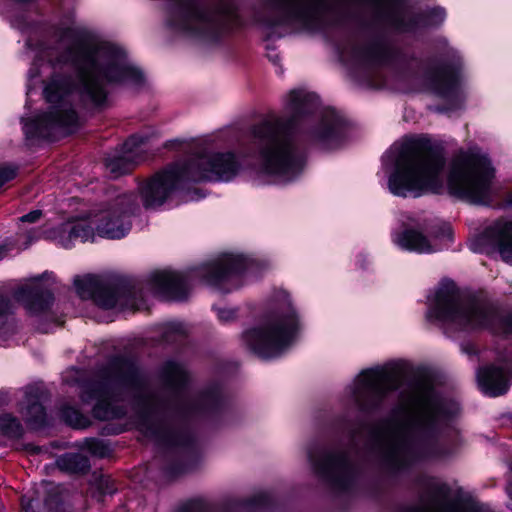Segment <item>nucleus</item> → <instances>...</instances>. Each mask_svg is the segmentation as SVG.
<instances>
[{
  "label": "nucleus",
  "instance_id": "4be33fe9",
  "mask_svg": "<svg viewBox=\"0 0 512 512\" xmlns=\"http://www.w3.org/2000/svg\"><path fill=\"white\" fill-rule=\"evenodd\" d=\"M478 385L481 391L491 397L506 393L509 387L504 370L495 367H485L477 372Z\"/></svg>",
  "mask_w": 512,
  "mask_h": 512
},
{
  "label": "nucleus",
  "instance_id": "f704fd0d",
  "mask_svg": "<svg viewBox=\"0 0 512 512\" xmlns=\"http://www.w3.org/2000/svg\"><path fill=\"white\" fill-rule=\"evenodd\" d=\"M169 328L176 333H184V326L181 323H171Z\"/></svg>",
  "mask_w": 512,
  "mask_h": 512
},
{
  "label": "nucleus",
  "instance_id": "20e7f679",
  "mask_svg": "<svg viewBox=\"0 0 512 512\" xmlns=\"http://www.w3.org/2000/svg\"><path fill=\"white\" fill-rule=\"evenodd\" d=\"M459 410L458 402L437 396L430 387L414 389L374 434L373 451L393 471L415 458L438 456V437Z\"/></svg>",
  "mask_w": 512,
  "mask_h": 512
},
{
  "label": "nucleus",
  "instance_id": "4c0bfd02",
  "mask_svg": "<svg viewBox=\"0 0 512 512\" xmlns=\"http://www.w3.org/2000/svg\"><path fill=\"white\" fill-rule=\"evenodd\" d=\"M508 494H509L510 498L512 499V484H510L508 487Z\"/></svg>",
  "mask_w": 512,
  "mask_h": 512
},
{
  "label": "nucleus",
  "instance_id": "f8f14e48",
  "mask_svg": "<svg viewBox=\"0 0 512 512\" xmlns=\"http://www.w3.org/2000/svg\"><path fill=\"white\" fill-rule=\"evenodd\" d=\"M137 377L134 362L123 358L113 359L100 370L97 379L81 386V399L86 403L96 401L93 414L100 420L120 418L125 412L113 405L114 394L121 387L134 385Z\"/></svg>",
  "mask_w": 512,
  "mask_h": 512
},
{
  "label": "nucleus",
  "instance_id": "5701e85b",
  "mask_svg": "<svg viewBox=\"0 0 512 512\" xmlns=\"http://www.w3.org/2000/svg\"><path fill=\"white\" fill-rule=\"evenodd\" d=\"M25 404L26 407L22 409V414L27 423L34 427L41 426L45 419V412L38 394L27 393Z\"/></svg>",
  "mask_w": 512,
  "mask_h": 512
},
{
  "label": "nucleus",
  "instance_id": "ddd939ff",
  "mask_svg": "<svg viewBox=\"0 0 512 512\" xmlns=\"http://www.w3.org/2000/svg\"><path fill=\"white\" fill-rule=\"evenodd\" d=\"M402 377L401 369L394 364L366 369L346 388L345 396L357 409L368 412L379 407L389 392L400 387Z\"/></svg>",
  "mask_w": 512,
  "mask_h": 512
},
{
  "label": "nucleus",
  "instance_id": "cd10ccee",
  "mask_svg": "<svg viewBox=\"0 0 512 512\" xmlns=\"http://www.w3.org/2000/svg\"><path fill=\"white\" fill-rule=\"evenodd\" d=\"M42 217V211L41 210H34V211H31L25 215H23L21 218H19V221L21 223V226H20V230H21V235L23 234L25 236L26 239L27 238V234L29 232L28 229H24L23 228V225L26 224V223H36L38 222ZM34 229H30V231H33ZM29 240H27L25 242V248H27V243H28Z\"/></svg>",
  "mask_w": 512,
  "mask_h": 512
},
{
  "label": "nucleus",
  "instance_id": "4468645a",
  "mask_svg": "<svg viewBox=\"0 0 512 512\" xmlns=\"http://www.w3.org/2000/svg\"><path fill=\"white\" fill-rule=\"evenodd\" d=\"M163 379L168 388L174 393L176 405L184 414H206L218 409L222 396L218 387H210L194 394L184 391L188 375L184 367L169 361L163 368Z\"/></svg>",
  "mask_w": 512,
  "mask_h": 512
},
{
  "label": "nucleus",
  "instance_id": "473e14b6",
  "mask_svg": "<svg viewBox=\"0 0 512 512\" xmlns=\"http://www.w3.org/2000/svg\"><path fill=\"white\" fill-rule=\"evenodd\" d=\"M405 512H457V511H455V510H451V511H434L429 506L419 505V506L408 508Z\"/></svg>",
  "mask_w": 512,
  "mask_h": 512
},
{
  "label": "nucleus",
  "instance_id": "7c9ffc66",
  "mask_svg": "<svg viewBox=\"0 0 512 512\" xmlns=\"http://www.w3.org/2000/svg\"><path fill=\"white\" fill-rule=\"evenodd\" d=\"M111 479L107 476H103L99 481V489L103 494H112L114 489L111 487Z\"/></svg>",
  "mask_w": 512,
  "mask_h": 512
},
{
  "label": "nucleus",
  "instance_id": "f03ea898",
  "mask_svg": "<svg viewBox=\"0 0 512 512\" xmlns=\"http://www.w3.org/2000/svg\"><path fill=\"white\" fill-rule=\"evenodd\" d=\"M443 149L425 136L405 137L382 156L386 188L396 197L418 198L442 194L473 204H487L493 193L495 169L478 147L459 149L445 174Z\"/></svg>",
  "mask_w": 512,
  "mask_h": 512
},
{
  "label": "nucleus",
  "instance_id": "6ab92c4d",
  "mask_svg": "<svg viewBox=\"0 0 512 512\" xmlns=\"http://www.w3.org/2000/svg\"><path fill=\"white\" fill-rule=\"evenodd\" d=\"M16 298L31 316L45 315L53 302V295L40 282H32L19 288Z\"/></svg>",
  "mask_w": 512,
  "mask_h": 512
},
{
  "label": "nucleus",
  "instance_id": "a211bd4d",
  "mask_svg": "<svg viewBox=\"0 0 512 512\" xmlns=\"http://www.w3.org/2000/svg\"><path fill=\"white\" fill-rule=\"evenodd\" d=\"M449 240L450 239H442L441 236L436 233H431L428 237L413 228H405L403 231L393 235L395 245L403 250L420 254L439 251L444 247V242Z\"/></svg>",
  "mask_w": 512,
  "mask_h": 512
},
{
  "label": "nucleus",
  "instance_id": "2eb2a0df",
  "mask_svg": "<svg viewBox=\"0 0 512 512\" xmlns=\"http://www.w3.org/2000/svg\"><path fill=\"white\" fill-rule=\"evenodd\" d=\"M423 88L443 99L449 109L460 108L467 98L463 75L449 67L428 70L424 75Z\"/></svg>",
  "mask_w": 512,
  "mask_h": 512
},
{
  "label": "nucleus",
  "instance_id": "a878e982",
  "mask_svg": "<svg viewBox=\"0 0 512 512\" xmlns=\"http://www.w3.org/2000/svg\"><path fill=\"white\" fill-rule=\"evenodd\" d=\"M62 417L69 425L75 428L83 427L86 422L84 416L72 407H64L62 409Z\"/></svg>",
  "mask_w": 512,
  "mask_h": 512
},
{
  "label": "nucleus",
  "instance_id": "39448f33",
  "mask_svg": "<svg viewBox=\"0 0 512 512\" xmlns=\"http://www.w3.org/2000/svg\"><path fill=\"white\" fill-rule=\"evenodd\" d=\"M250 267L251 262L242 255L224 253L198 267L191 277H199L207 285L229 292L240 286L243 273ZM189 278L182 272L159 270L152 272L145 282L87 275L76 278L74 285L82 299H92L103 309L139 310L148 293L177 301L186 299L190 290Z\"/></svg>",
  "mask_w": 512,
  "mask_h": 512
},
{
  "label": "nucleus",
  "instance_id": "f3484780",
  "mask_svg": "<svg viewBox=\"0 0 512 512\" xmlns=\"http://www.w3.org/2000/svg\"><path fill=\"white\" fill-rule=\"evenodd\" d=\"M146 140V137L141 135H133L123 144L118 155L106 159V169L112 177H118L129 172L133 165L142 160V153L144 152L142 145Z\"/></svg>",
  "mask_w": 512,
  "mask_h": 512
},
{
  "label": "nucleus",
  "instance_id": "9b49d317",
  "mask_svg": "<svg viewBox=\"0 0 512 512\" xmlns=\"http://www.w3.org/2000/svg\"><path fill=\"white\" fill-rule=\"evenodd\" d=\"M427 317L458 330L487 323V310L479 300L461 293L455 283L444 280L428 296Z\"/></svg>",
  "mask_w": 512,
  "mask_h": 512
},
{
  "label": "nucleus",
  "instance_id": "f257e3e1",
  "mask_svg": "<svg viewBox=\"0 0 512 512\" xmlns=\"http://www.w3.org/2000/svg\"><path fill=\"white\" fill-rule=\"evenodd\" d=\"M26 55L32 60L28 71L27 95L37 78L56 67L71 66L75 79L52 74L43 94L45 110L23 117V131L28 140L49 139L73 132L79 123L72 102L103 109L109 105V85L137 87L142 72L127 58L119 45L106 40L79 39L72 26L32 27L26 41Z\"/></svg>",
  "mask_w": 512,
  "mask_h": 512
},
{
  "label": "nucleus",
  "instance_id": "c85d7f7f",
  "mask_svg": "<svg viewBox=\"0 0 512 512\" xmlns=\"http://www.w3.org/2000/svg\"><path fill=\"white\" fill-rule=\"evenodd\" d=\"M151 422V416H147L138 423V427L141 431L147 435L158 436L160 434L159 427Z\"/></svg>",
  "mask_w": 512,
  "mask_h": 512
},
{
  "label": "nucleus",
  "instance_id": "6e6552de",
  "mask_svg": "<svg viewBox=\"0 0 512 512\" xmlns=\"http://www.w3.org/2000/svg\"><path fill=\"white\" fill-rule=\"evenodd\" d=\"M242 170L243 166L234 152L202 150L156 173L139 187V193L143 206L154 209L188 183L229 182Z\"/></svg>",
  "mask_w": 512,
  "mask_h": 512
},
{
  "label": "nucleus",
  "instance_id": "c756f323",
  "mask_svg": "<svg viewBox=\"0 0 512 512\" xmlns=\"http://www.w3.org/2000/svg\"><path fill=\"white\" fill-rule=\"evenodd\" d=\"M16 176V168L12 166L0 167V187Z\"/></svg>",
  "mask_w": 512,
  "mask_h": 512
},
{
  "label": "nucleus",
  "instance_id": "58836bf2",
  "mask_svg": "<svg viewBox=\"0 0 512 512\" xmlns=\"http://www.w3.org/2000/svg\"><path fill=\"white\" fill-rule=\"evenodd\" d=\"M453 56H456L458 60H460V58H461V57L459 56L458 52H456V51H454V50H453Z\"/></svg>",
  "mask_w": 512,
  "mask_h": 512
},
{
  "label": "nucleus",
  "instance_id": "9d476101",
  "mask_svg": "<svg viewBox=\"0 0 512 512\" xmlns=\"http://www.w3.org/2000/svg\"><path fill=\"white\" fill-rule=\"evenodd\" d=\"M169 26L188 36L228 32L241 21L231 0H173Z\"/></svg>",
  "mask_w": 512,
  "mask_h": 512
},
{
  "label": "nucleus",
  "instance_id": "a19ab883",
  "mask_svg": "<svg viewBox=\"0 0 512 512\" xmlns=\"http://www.w3.org/2000/svg\"><path fill=\"white\" fill-rule=\"evenodd\" d=\"M509 203L512 204V196L509 198Z\"/></svg>",
  "mask_w": 512,
  "mask_h": 512
},
{
  "label": "nucleus",
  "instance_id": "423d86ee",
  "mask_svg": "<svg viewBox=\"0 0 512 512\" xmlns=\"http://www.w3.org/2000/svg\"><path fill=\"white\" fill-rule=\"evenodd\" d=\"M262 5L261 21L267 28L293 25L315 29L365 9L380 25L398 33L437 26L446 18L441 7L416 14L403 0H262Z\"/></svg>",
  "mask_w": 512,
  "mask_h": 512
},
{
  "label": "nucleus",
  "instance_id": "7ed1b4c3",
  "mask_svg": "<svg viewBox=\"0 0 512 512\" xmlns=\"http://www.w3.org/2000/svg\"><path fill=\"white\" fill-rule=\"evenodd\" d=\"M319 98L304 89L287 95L281 115L270 114L249 129L248 154L261 172L276 182L295 180L304 170L305 156L294 134L302 124L307 142L322 149L342 144L347 133L345 119L335 110H319Z\"/></svg>",
  "mask_w": 512,
  "mask_h": 512
},
{
  "label": "nucleus",
  "instance_id": "dca6fc26",
  "mask_svg": "<svg viewBox=\"0 0 512 512\" xmlns=\"http://www.w3.org/2000/svg\"><path fill=\"white\" fill-rule=\"evenodd\" d=\"M314 472L339 489L347 488L355 478V467L346 454L313 449L308 452Z\"/></svg>",
  "mask_w": 512,
  "mask_h": 512
},
{
  "label": "nucleus",
  "instance_id": "393cba45",
  "mask_svg": "<svg viewBox=\"0 0 512 512\" xmlns=\"http://www.w3.org/2000/svg\"><path fill=\"white\" fill-rule=\"evenodd\" d=\"M0 430L11 438H18L23 432L22 425L18 419L8 413L0 415Z\"/></svg>",
  "mask_w": 512,
  "mask_h": 512
},
{
  "label": "nucleus",
  "instance_id": "bb28decb",
  "mask_svg": "<svg viewBox=\"0 0 512 512\" xmlns=\"http://www.w3.org/2000/svg\"><path fill=\"white\" fill-rule=\"evenodd\" d=\"M220 322L227 324L236 320L237 309L226 305H215L213 307Z\"/></svg>",
  "mask_w": 512,
  "mask_h": 512
},
{
  "label": "nucleus",
  "instance_id": "72a5a7b5",
  "mask_svg": "<svg viewBox=\"0 0 512 512\" xmlns=\"http://www.w3.org/2000/svg\"><path fill=\"white\" fill-rule=\"evenodd\" d=\"M9 308L10 306L8 300L0 295V316L6 313ZM0 324H3L2 317H0Z\"/></svg>",
  "mask_w": 512,
  "mask_h": 512
},
{
  "label": "nucleus",
  "instance_id": "b1692460",
  "mask_svg": "<svg viewBox=\"0 0 512 512\" xmlns=\"http://www.w3.org/2000/svg\"><path fill=\"white\" fill-rule=\"evenodd\" d=\"M57 465L63 471L82 473L89 468V461L80 453H66L57 460Z\"/></svg>",
  "mask_w": 512,
  "mask_h": 512
},
{
  "label": "nucleus",
  "instance_id": "0eeeda50",
  "mask_svg": "<svg viewBox=\"0 0 512 512\" xmlns=\"http://www.w3.org/2000/svg\"><path fill=\"white\" fill-rule=\"evenodd\" d=\"M139 209L138 192L111 189L87 213L58 226L45 224L29 231L27 246L42 238L64 248H71L78 240L94 242L97 237L119 240L131 231L133 218Z\"/></svg>",
  "mask_w": 512,
  "mask_h": 512
},
{
  "label": "nucleus",
  "instance_id": "c9c22d12",
  "mask_svg": "<svg viewBox=\"0 0 512 512\" xmlns=\"http://www.w3.org/2000/svg\"><path fill=\"white\" fill-rule=\"evenodd\" d=\"M504 333L512 332V319L505 320V327L503 330Z\"/></svg>",
  "mask_w": 512,
  "mask_h": 512
},
{
  "label": "nucleus",
  "instance_id": "ea45409f",
  "mask_svg": "<svg viewBox=\"0 0 512 512\" xmlns=\"http://www.w3.org/2000/svg\"><path fill=\"white\" fill-rule=\"evenodd\" d=\"M442 236H443V237H444V236H447V237H448V236H449V234H448V233L446 234V233H445V231H442Z\"/></svg>",
  "mask_w": 512,
  "mask_h": 512
},
{
  "label": "nucleus",
  "instance_id": "412c9836",
  "mask_svg": "<svg viewBox=\"0 0 512 512\" xmlns=\"http://www.w3.org/2000/svg\"><path fill=\"white\" fill-rule=\"evenodd\" d=\"M487 238L496 247L501 259L512 264V220H499L486 230Z\"/></svg>",
  "mask_w": 512,
  "mask_h": 512
},
{
  "label": "nucleus",
  "instance_id": "2f4dec72",
  "mask_svg": "<svg viewBox=\"0 0 512 512\" xmlns=\"http://www.w3.org/2000/svg\"><path fill=\"white\" fill-rule=\"evenodd\" d=\"M87 448L94 454L102 455L103 444L99 440L91 439L87 441Z\"/></svg>",
  "mask_w": 512,
  "mask_h": 512
},
{
  "label": "nucleus",
  "instance_id": "1a4fd4ad",
  "mask_svg": "<svg viewBox=\"0 0 512 512\" xmlns=\"http://www.w3.org/2000/svg\"><path fill=\"white\" fill-rule=\"evenodd\" d=\"M302 326V316L291 293L274 288L257 321L243 332L242 342L261 358L279 357L292 346Z\"/></svg>",
  "mask_w": 512,
  "mask_h": 512
},
{
  "label": "nucleus",
  "instance_id": "aec40b11",
  "mask_svg": "<svg viewBox=\"0 0 512 512\" xmlns=\"http://www.w3.org/2000/svg\"><path fill=\"white\" fill-rule=\"evenodd\" d=\"M390 54V49L386 44L374 43L365 47L353 48L349 59H345V61L352 68L366 71L387 63Z\"/></svg>",
  "mask_w": 512,
  "mask_h": 512
},
{
  "label": "nucleus",
  "instance_id": "e433bc0d",
  "mask_svg": "<svg viewBox=\"0 0 512 512\" xmlns=\"http://www.w3.org/2000/svg\"><path fill=\"white\" fill-rule=\"evenodd\" d=\"M6 251L7 249L5 246H0V259H2Z\"/></svg>",
  "mask_w": 512,
  "mask_h": 512
}]
</instances>
